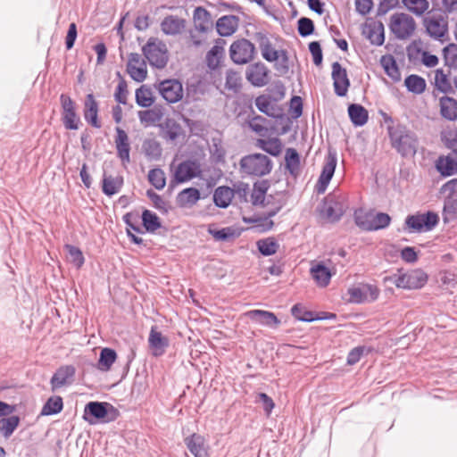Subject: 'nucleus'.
<instances>
[{
  "mask_svg": "<svg viewBox=\"0 0 457 457\" xmlns=\"http://www.w3.org/2000/svg\"><path fill=\"white\" fill-rule=\"evenodd\" d=\"M120 411L107 402H89L85 405L83 419L91 425L116 420Z\"/></svg>",
  "mask_w": 457,
  "mask_h": 457,
  "instance_id": "7ed1b4c3",
  "label": "nucleus"
},
{
  "mask_svg": "<svg viewBox=\"0 0 457 457\" xmlns=\"http://www.w3.org/2000/svg\"><path fill=\"white\" fill-rule=\"evenodd\" d=\"M387 131L393 148L402 156H412L416 154L418 138L413 132L401 124L388 126Z\"/></svg>",
  "mask_w": 457,
  "mask_h": 457,
  "instance_id": "f257e3e1",
  "label": "nucleus"
},
{
  "mask_svg": "<svg viewBox=\"0 0 457 457\" xmlns=\"http://www.w3.org/2000/svg\"><path fill=\"white\" fill-rule=\"evenodd\" d=\"M258 251L263 256H270L277 253L279 245L278 241L270 237L263 239H260L256 242Z\"/></svg>",
  "mask_w": 457,
  "mask_h": 457,
  "instance_id": "49530a36",
  "label": "nucleus"
},
{
  "mask_svg": "<svg viewBox=\"0 0 457 457\" xmlns=\"http://www.w3.org/2000/svg\"><path fill=\"white\" fill-rule=\"evenodd\" d=\"M285 205V201L279 200L277 202L276 205L269 210L263 217L254 216L252 218H244V221L246 223H256L258 225L262 226V231H268L272 228L274 222L270 220V218L274 217L278 214V212L283 208Z\"/></svg>",
  "mask_w": 457,
  "mask_h": 457,
  "instance_id": "b1692460",
  "label": "nucleus"
},
{
  "mask_svg": "<svg viewBox=\"0 0 457 457\" xmlns=\"http://www.w3.org/2000/svg\"><path fill=\"white\" fill-rule=\"evenodd\" d=\"M21 419L17 415L2 417L0 419V433L4 438H9L20 424Z\"/></svg>",
  "mask_w": 457,
  "mask_h": 457,
  "instance_id": "37998d69",
  "label": "nucleus"
},
{
  "mask_svg": "<svg viewBox=\"0 0 457 457\" xmlns=\"http://www.w3.org/2000/svg\"><path fill=\"white\" fill-rule=\"evenodd\" d=\"M148 181L157 190H162L166 185L164 171L160 168H154L148 172Z\"/></svg>",
  "mask_w": 457,
  "mask_h": 457,
  "instance_id": "4d7b16f0",
  "label": "nucleus"
},
{
  "mask_svg": "<svg viewBox=\"0 0 457 457\" xmlns=\"http://www.w3.org/2000/svg\"><path fill=\"white\" fill-rule=\"evenodd\" d=\"M440 192L447 193L444 199L442 211L445 223L457 220V179L445 182L440 188Z\"/></svg>",
  "mask_w": 457,
  "mask_h": 457,
  "instance_id": "0eeeda50",
  "label": "nucleus"
},
{
  "mask_svg": "<svg viewBox=\"0 0 457 457\" xmlns=\"http://www.w3.org/2000/svg\"><path fill=\"white\" fill-rule=\"evenodd\" d=\"M148 344L152 354L154 357H159L165 353L166 348L169 346V339L157 331L155 327H153L149 334Z\"/></svg>",
  "mask_w": 457,
  "mask_h": 457,
  "instance_id": "a878e982",
  "label": "nucleus"
},
{
  "mask_svg": "<svg viewBox=\"0 0 457 457\" xmlns=\"http://www.w3.org/2000/svg\"><path fill=\"white\" fill-rule=\"evenodd\" d=\"M311 273L317 284L322 287H327L331 279V271L322 262L312 267Z\"/></svg>",
  "mask_w": 457,
  "mask_h": 457,
  "instance_id": "4c0bfd02",
  "label": "nucleus"
},
{
  "mask_svg": "<svg viewBox=\"0 0 457 457\" xmlns=\"http://www.w3.org/2000/svg\"><path fill=\"white\" fill-rule=\"evenodd\" d=\"M298 34L302 37H306L312 35L315 31L314 22L312 19L302 17L297 21Z\"/></svg>",
  "mask_w": 457,
  "mask_h": 457,
  "instance_id": "0e129e2a",
  "label": "nucleus"
},
{
  "mask_svg": "<svg viewBox=\"0 0 457 457\" xmlns=\"http://www.w3.org/2000/svg\"><path fill=\"white\" fill-rule=\"evenodd\" d=\"M354 222L357 227L365 231H370V222L372 220V212H365L358 209L353 214Z\"/></svg>",
  "mask_w": 457,
  "mask_h": 457,
  "instance_id": "603ef678",
  "label": "nucleus"
},
{
  "mask_svg": "<svg viewBox=\"0 0 457 457\" xmlns=\"http://www.w3.org/2000/svg\"><path fill=\"white\" fill-rule=\"evenodd\" d=\"M435 85L437 90L444 94L453 92L451 82L448 79V76L444 72L442 69L436 71Z\"/></svg>",
  "mask_w": 457,
  "mask_h": 457,
  "instance_id": "5fc2aeb1",
  "label": "nucleus"
},
{
  "mask_svg": "<svg viewBox=\"0 0 457 457\" xmlns=\"http://www.w3.org/2000/svg\"><path fill=\"white\" fill-rule=\"evenodd\" d=\"M403 5L417 16H421L428 9V0H403Z\"/></svg>",
  "mask_w": 457,
  "mask_h": 457,
  "instance_id": "13d9d810",
  "label": "nucleus"
},
{
  "mask_svg": "<svg viewBox=\"0 0 457 457\" xmlns=\"http://www.w3.org/2000/svg\"><path fill=\"white\" fill-rule=\"evenodd\" d=\"M158 127L161 137L166 141L174 142L182 134V127L172 118H166Z\"/></svg>",
  "mask_w": 457,
  "mask_h": 457,
  "instance_id": "bb28decb",
  "label": "nucleus"
},
{
  "mask_svg": "<svg viewBox=\"0 0 457 457\" xmlns=\"http://www.w3.org/2000/svg\"><path fill=\"white\" fill-rule=\"evenodd\" d=\"M63 409V400L60 395L50 396L43 405L40 415L52 416L60 413Z\"/></svg>",
  "mask_w": 457,
  "mask_h": 457,
  "instance_id": "58836bf2",
  "label": "nucleus"
},
{
  "mask_svg": "<svg viewBox=\"0 0 457 457\" xmlns=\"http://www.w3.org/2000/svg\"><path fill=\"white\" fill-rule=\"evenodd\" d=\"M117 76L120 80L114 92V99L118 104L125 105L127 104L129 95L127 81L122 78L120 72H117Z\"/></svg>",
  "mask_w": 457,
  "mask_h": 457,
  "instance_id": "680f3d73",
  "label": "nucleus"
},
{
  "mask_svg": "<svg viewBox=\"0 0 457 457\" xmlns=\"http://www.w3.org/2000/svg\"><path fill=\"white\" fill-rule=\"evenodd\" d=\"M201 198L200 191L195 187H187L178 194L177 203L180 207L192 206Z\"/></svg>",
  "mask_w": 457,
  "mask_h": 457,
  "instance_id": "e433bc0d",
  "label": "nucleus"
},
{
  "mask_svg": "<svg viewBox=\"0 0 457 457\" xmlns=\"http://www.w3.org/2000/svg\"><path fill=\"white\" fill-rule=\"evenodd\" d=\"M75 367L73 365H63L59 367L50 379L51 390H55L71 385L75 377Z\"/></svg>",
  "mask_w": 457,
  "mask_h": 457,
  "instance_id": "6ab92c4d",
  "label": "nucleus"
},
{
  "mask_svg": "<svg viewBox=\"0 0 457 457\" xmlns=\"http://www.w3.org/2000/svg\"><path fill=\"white\" fill-rule=\"evenodd\" d=\"M157 89L168 104H176L183 98V86L179 79H164L158 84Z\"/></svg>",
  "mask_w": 457,
  "mask_h": 457,
  "instance_id": "4468645a",
  "label": "nucleus"
},
{
  "mask_svg": "<svg viewBox=\"0 0 457 457\" xmlns=\"http://www.w3.org/2000/svg\"><path fill=\"white\" fill-rule=\"evenodd\" d=\"M337 162V154L335 152L328 151L326 156L325 163L322 167L320 175L315 187L316 192L318 194H323L326 191L335 173Z\"/></svg>",
  "mask_w": 457,
  "mask_h": 457,
  "instance_id": "dca6fc26",
  "label": "nucleus"
},
{
  "mask_svg": "<svg viewBox=\"0 0 457 457\" xmlns=\"http://www.w3.org/2000/svg\"><path fill=\"white\" fill-rule=\"evenodd\" d=\"M142 53L152 67L163 69L168 63L167 46L157 37H150L142 47Z\"/></svg>",
  "mask_w": 457,
  "mask_h": 457,
  "instance_id": "39448f33",
  "label": "nucleus"
},
{
  "mask_svg": "<svg viewBox=\"0 0 457 457\" xmlns=\"http://www.w3.org/2000/svg\"><path fill=\"white\" fill-rule=\"evenodd\" d=\"M428 277L420 269L412 270L406 273L394 274L389 278L396 287L403 289H420L428 282Z\"/></svg>",
  "mask_w": 457,
  "mask_h": 457,
  "instance_id": "6e6552de",
  "label": "nucleus"
},
{
  "mask_svg": "<svg viewBox=\"0 0 457 457\" xmlns=\"http://www.w3.org/2000/svg\"><path fill=\"white\" fill-rule=\"evenodd\" d=\"M184 442L194 457H209V445L202 435L193 433L187 436Z\"/></svg>",
  "mask_w": 457,
  "mask_h": 457,
  "instance_id": "4be33fe9",
  "label": "nucleus"
},
{
  "mask_svg": "<svg viewBox=\"0 0 457 457\" xmlns=\"http://www.w3.org/2000/svg\"><path fill=\"white\" fill-rule=\"evenodd\" d=\"M331 78L333 79L334 92L337 96H345L351 85L346 69L338 62L332 63Z\"/></svg>",
  "mask_w": 457,
  "mask_h": 457,
  "instance_id": "f3484780",
  "label": "nucleus"
},
{
  "mask_svg": "<svg viewBox=\"0 0 457 457\" xmlns=\"http://www.w3.org/2000/svg\"><path fill=\"white\" fill-rule=\"evenodd\" d=\"M404 85L409 92L416 95L422 94L426 90V80L422 77L411 74L405 78Z\"/></svg>",
  "mask_w": 457,
  "mask_h": 457,
  "instance_id": "c03bdc74",
  "label": "nucleus"
},
{
  "mask_svg": "<svg viewBox=\"0 0 457 457\" xmlns=\"http://www.w3.org/2000/svg\"><path fill=\"white\" fill-rule=\"evenodd\" d=\"M445 65L449 68H457V44L450 43L442 51Z\"/></svg>",
  "mask_w": 457,
  "mask_h": 457,
  "instance_id": "864d4df0",
  "label": "nucleus"
},
{
  "mask_svg": "<svg viewBox=\"0 0 457 457\" xmlns=\"http://www.w3.org/2000/svg\"><path fill=\"white\" fill-rule=\"evenodd\" d=\"M391 222V217L386 212H372L370 231L380 230L387 228Z\"/></svg>",
  "mask_w": 457,
  "mask_h": 457,
  "instance_id": "bf43d9fd",
  "label": "nucleus"
},
{
  "mask_svg": "<svg viewBox=\"0 0 457 457\" xmlns=\"http://www.w3.org/2000/svg\"><path fill=\"white\" fill-rule=\"evenodd\" d=\"M270 71L264 63L258 62L250 64L245 71V78L248 82L256 87H262L268 84Z\"/></svg>",
  "mask_w": 457,
  "mask_h": 457,
  "instance_id": "a211bd4d",
  "label": "nucleus"
},
{
  "mask_svg": "<svg viewBox=\"0 0 457 457\" xmlns=\"http://www.w3.org/2000/svg\"><path fill=\"white\" fill-rule=\"evenodd\" d=\"M256 146L270 154L271 156H278L282 151V144L279 138L273 137L268 140L266 139H257Z\"/></svg>",
  "mask_w": 457,
  "mask_h": 457,
  "instance_id": "ea45409f",
  "label": "nucleus"
},
{
  "mask_svg": "<svg viewBox=\"0 0 457 457\" xmlns=\"http://www.w3.org/2000/svg\"><path fill=\"white\" fill-rule=\"evenodd\" d=\"M348 208L346 196L339 191L327 195L320 204L318 212L329 223L340 220Z\"/></svg>",
  "mask_w": 457,
  "mask_h": 457,
  "instance_id": "f03ea898",
  "label": "nucleus"
},
{
  "mask_svg": "<svg viewBox=\"0 0 457 457\" xmlns=\"http://www.w3.org/2000/svg\"><path fill=\"white\" fill-rule=\"evenodd\" d=\"M99 105L92 93L87 94L84 102L83 116L85 120L95 129H100L102 123L98 119Z\"/></svg>",
  "mask_w": 457,
  "mask_h": 457,
  "instance_id": "412c9836",
  "label": "nucleus"
},
{
  "mask_svg": "<svg viewBox=\"0 0 457 457\" xmlns=\"http://www.w3.org/2000/svg\"><path fill=\"white\" fill-rule=\"evenodd\" d=\"M62 107V122L68 130H77L81 124L80 117L77 112L76 103L66 94L60 96Z\"/></svg>",
  "mask_w": 457,
  "mask_h": 457,
  "instance_id": "9b49d317",
  "label": "nucleus"
},
{
  "mask_svg": "<svg viewBox=\"0 0 457 457\" xmlns=\"http://www.w3.org/2000/svg\"><path fill=\"white\" fill-rule=\"evenodd\" d=\"M416 23L414 19L403 12H396L391 16L389 29L397 39H407L414 32Z\"/></svg>",
  "mask_w": 457,
  "mask_h": 457,
  "instance_id": "1a4fd4ad",
  "label": "nucleus"
},
{
  "mask_svg": "<svg viewBox=\"0 0 457 457\" xmlns=\"http://www.w3.org/2000/svg\"><path fill=\"white\" fill-rule=\"evenodd\" d=\"M128 73L129 74L130 78L137 81V82H142L146 79L147 76V70H146V64L145 61H142V65L140 66H132L127 68Z\"/></svg>",
  "mask_w": 457,
  "mask_h": 457,
  "instance_id": "69168bd1",
  "label": "nucleus"
},
{
  "mask_svg": "<svg viewBox=\"0 0 457 457\" xmlns=\"http://www.w3.org/2000/svg\"><path fill=\"white\" fill-rule=\"evenodd\" d=\"M123 185L124 178L122 175L112 176L104 171L102 179V192L104 195L111 197L118 194L121 190Z\"/></svg>",
  "mask_w": 457,
  "mask_h": 457,
  "instance_id": "cd10ccee",
  "label": "nucleus"
},
{
  "mask_svg": "<svg viewBox=\"0 0 457 457\" xmlns=\"http://www.w3.org/2000/svg\"><path fill=\"white\" fill-rule=\"evenodd\" d=\"M380 64L385 73L395 82L401 79V72L399 71L396 60L392 54H385L380 58Z\"/></svg>",
  "mask_w": 457,
  "mask_h": 457,
  "instance_id": "f704fd0d",
  "label": "nucleus"
},
{
  "mask_svg": "<svg viewBox=\"0 0 457 457\" xmlns=\"http://www.w3.org/2000/svg\"><path fill=\"white\" fill-rule=\"evenodd\" d=\"M143 150L148 159L155 161L161 158L162 153L160 143L155 139H145L143 142Z\"/></svg>",
  "mask_w": 457,
  "mask_h": 457,
  "instance_id": "8fccbe9b",
  "label": "nucleus"
},
{
  "mask_svg": "<svg viewBox=\"0 0 457 457\" xmlns=\"http://www.w3.org/2000/svg\"><path fill=\"white\" fill-rule=\"evenodd\" d=\"M239 165L243 174L250 177H263L270 173L273 162L267 155L254 153L243 156Z\"/></svg>",
  "mask_w": 457,
  "mask_h": 457,
  "instance_id": "20e7f679",
  "label": "nucleus"
},
{
  "mask_svg": "<svg viewBox=\"0 0 457 457\" xmlns=\"http://www.w3.org/2000/svg\"><path fill=\"white\" fill-rule=\"evenodd\" d=\"M202 174L201 163L196 159H187L181 162L174 173V180L181 184L200 177Z\"/></svg>",
  "mask_w": 457,
  "mask_h": 457,
  "instance_id": "ddd939ff",
  "label": "nucleus"
},
{
  "mask_svg": "<svg viewBox=\"0 0 457 457\" xmlns=\"http://www.w3.org/2000/svg\"><path fill=\"white\" fill-rule=\"evenodd\" d=\"M116 358L117 353L113 349L108 347L102 349L98 360V369L103 371L109 370Z\"/></svg>",
  "mask_w": 457,
  "mask_h": 457,
  "instance_id": "de8ad7c7",
  "label": "nucleus"
},
{
  "mask_svg": "<svg viewBox=\"0 0 457 457\" xmlns=\"http://www.w3.org/2000/svg\"><path fill=\"white\" fill-rule=\"evenodd\" d=\"M193 19L195 27L198 31L204 33L212 29L213 22L211 13L202 6L194 10Z\"/></svg>",
  "mask_w": 457,
  "mask_h": 457,
  "instance_id": "2f4dec72",
  "label": "nucleus"
},
{
  "mask_svg": "<svg viewBox=\"0 0 457 457\" xmlns=\"http://www.w3.org/2000/svg\"><path fill=\"white\" fill-rule=\"evenodd\" d=\"M440 113L443 118L453 121L457 119V100L449 96L440 98Z\"/></svg>",
  "mask_w": 457,
  "mask_h": 457,
  "instance_id": "c9c22d12",
  "label": "nucleus"
},
{
  "mask_svg": "<svg viewBox=\"0 0 457 457\" xmlns=\"http://www.w3.org/2000/svg\"><path fill=\"white\" fill-rule=\"evenodd\" d=\"M146 195L153 202L154 207L160 210L162 213H168L170 210V206L162 198L161 195L154 192L152 189L147 190Z\"/></svg>",
  "mask_w": 457,
  "mask_h": 457,
  "instance_id": "774afa93",
  "label": "nucleus"
},
{
  "mask_svg": "<svg viewBox=\"0 0 457 457\" xmlns=\"http://www.w3.org/2000/svg\"><path fill=\"white\" fill-rule=\"evenodd\" d=\"M267 120L261 116L255 115L247 120L248 127L254 131L255 133L264 136V132L267 131V129L263 126Z\"/></svg>",
  "mask_w": 457,
  "mask_h": 457,
  "instance_id": "338daca9",
  "label": "nucleus"
},
{
  "mask_svg": "<svg viewBox=\"0 0 457 457\" xmlns=\"http://www.w3.org/2000/svg\"><path fill=\"white\" fill-rule=\"evenodd\" d=\"M116 136L114 139L117 157L120 160L121 163L126 166L130 162V143L128 134L120 127L115 129Z\"/></svg>",
  "mask_w": 457,
  "mask_h": 457,
  "instance_id": "aec40b11",
  "label": "nucleus"
},
{
  "mask_svg": "<svg viewBox=\"0 0 457 457\" xmlns=\"http://www.w3.org/2000/svg\"><path fill=\"white\" fill-rule=\"evenodd\" d=\"M424 26L428 34L438 40L447 34V23L442 18H425Z\"/></svg>",
  "mask_w": 457,
  "mask_h": 457,
  "instance_id": "c85d7f7f",
  "label": "nucleus"
},
{
  "mask_svg": "<svg viewBox=\"0 0 457 457\" xmlns=\"http://www.w3.org/2000/svg\"><path fill=\"white\" fill-rule=\"evenodd\" d=\"M242 79L237 71L228 70L226 73L225 87L234 93H237L242 87Z\"/></svg>",
  "mask_w": 457,
  "mask_h": 457,
  "instance_id": "052dcab7",
  "label": "nucleus"
},
{
  "mask_svg": "<svg viewBox=\"0 0 457 457\" xmlns=\"http://www.w3.org/2000/svg\"><path fill=\"white\" fill-rule=\"evenodd\" d=\"M348 115L354 127L364 126L369 119L368 111L359 104H351L348 106Z\"/></svg>",
  "mask_w": 457,
  "mask_h": 457,
  "instance_id": "72a5a7b5",
  "label": "nucleus"
},
{
  "mask_svg": "<svg viewBox=\"0 0 457 457\" xmlns=\"http://www.w3.org/2000/svg\"><path fill=\"white\" fill-rule=\"evenodd\" d=\"M286 168L288 172L296 177L300 170V155L295 148H287L285 154Z\"/></svg>",
  "mask_w": 457,
  "mask_h": 457,
  "instance_id": "a19ab883",
  "label": "nucleus"
},
{
  "mask_svg": "<svg viewBox=\"0 0 457 457\" xmlns=\"http://www.w3.org/2000/svg\"><path fill=\"white\" fill-rule=\"evenodd\" d=\"M239 18L235 15H224L216 22L217 33L221 37L234 34L238 28Z\"/></svg>",
  "mask_w": 457,
  "mask_h": 457,
  "instance_id": "7c9ffc66",
  "label": "nucleus"
},
{
  "mask_svg": "<svg viewBox=\"0 0 457 457\" xmlns=\"http://www.w3.org/2000/svg\"><path fill=\"white\" fill-rule=\"evenodd\" d=\"M235 190L228 186L218 187L213 193V203L219 208H227L233 197Z\"/></svg>",
  "mask_w": 457,
  "mask_h": 457,
  "instance_id": "473e14b6",
  "label": "nucleus"
},
{
  "mask_svg": "<svg viewBox=\"0 0 457 457\" xmlns=\"http://www.w3.org/2000/svg\"><path fill=\"white\" fill-rule=\"evenodd\" d=\"M436 169L445 178L457 174V155L452 152L448 155H440L436 161Z\"/></svg>",
  "mask_w": 457,
  "mask_h": 457,
  "instance_id": "393cba45",
  "label": "nucleus"
},
{
  "mask_svg": "<svg viewBox=\"0 0 457 457\" xmlns=\"http://www.w3.org/2000/svg\"><path fill=\"white\" fill-rule=\"evenodd\" d=\"M186 27V21L176 15H168L161 22V29L165 35L180 34Z\"/></svg>",
  "mask_w": 457,
  "mask_h": 457,
  "instance_id": "c756f323",
  "label": "nucleus"
},
{
  "mask_svg": "<svg viewBox=\"0 0 457 457\" xmlns=\"http://www.w3.org/2000/svg\"><path fill=\"white\" fill-rule=\"evenodd\" d=\"M291 314L300 321L311 322L316 320L315 312L306 310L301 303L293 305Z\"/></svg>",
  "mask_w": 457,
  "mask_h": 457,
  "instance_id": "6e6d98bb",
  "label": "nucleus"
},
{
  "mask_svg": "<svg viewBox=\"0 0 457 457\" xmlns=\"http://www.w3.org/2000/svg\"><path fill=\"white\" fill-rule=\"evenodd\" d=\"M257 39L262 57L268 62H275L280 58V62L277 65L276 69L282 74L287 73L289 70L287 52L283 49L275 50L269 37L265 34L257 33Z\"/></svg>",
  "mask_w": 457,
  "mask_h": 457,
  "instance_id": "423d86ee",
  "label": "nucleus"
},
{
  "mask_svg": "<svg viewBox=\"0 0 457 457\" xmlns=\"http://www.w3.org/2000/svg\"><path fill=\"white\" fill-rule=\"evenodd\" d=\"M136 104L142 108H148L154 103V97L150 87L142 85L135 93Z\"/></svg>",
  "mask_w": 457,
  "mask_h": 457,
  "instance_id": "79ce46f5",
  "label": "nucleus"
},
{
  "mask_svg": "<svg viewBox=\"0 0 457 457\" xmlns=\"http://www.w3.org/2000/svg\"><path fill=\"white\" fill-rule=\"evenodd\" d=\"M142 224L147 232H154L162 227L159 217L149 210L142 212Z\"/></svg>",
  "mask_w": 457,
  "mask_h": 457,
  "instance_id": "09e8293b",
  "label": "nucleus"
},
{
  "mask_svg": "<svg viewBox=\"0 0 457 457\" xmlns=\"http://www.w3.org/2000/svg\"><path fill=\"white\" fill-rule=\"evenodd\" d=\"M257 109L265 115L277 119L280 115L275 112V107L270 103V96L268 95H261L255 99Z\"/></svg>",
  "mask_w": 457,
  "mask_h": 457,
  "instance_id": "a18cd8bd",
  "label": "nucleus"
},
{
  "mask_svg": "<svg viewBox=\"0 0 457 457\" xmlns=\"http://www.w3.org/2000/svg\"><path fill=\"white\" fill-rule=\"evenodd\" d=\"M255 54L254 45L246 38L234 41L229 47V55L236 64H246L250 62Z\"/></svg>",
  "mask_w": 457,
  "mask_h": 457,
  "instance_id": "f8f14e48",
  "label": "nucleus"
},
{
  "mask_svg": "<svg viewBox=\"0 0 457 457\" xmlns=\"http://www.w3.org/2000/svg\"><path fill=\"white\" fill-rule=\"evenodd\" d=\"M439 222L437 213L428 211L424 213L408 215L405 219V225L410 232L431 231Z\"/></svg>",
  "mask_w": 457,
  "mask_h": 457,
  "instance_id": "9d476101",
  "label": "nucleus"
},
{
  "mask_svg": "<svg viewBox=\"0 0 457 457\" xmlns=\"http://www.w3.org/2000/svg\"><path fill=\"white\" fill-rule=\"evenodd\" d=\"M64 248L67 250L71 263L77 268L80 269L85 262V258L82 251L72 245H65Z\"/></svg>",
  "mask_w": 457,
  "mask_h": 457,
  "instance_id": "e2e57ef3",
  "label": "nucleus"
},
{
  "mask_svg": "<svg viewBox=\"0 0 457 457\" xmlns=\"http://www.w3.org/2000/svg\"><path fill=\"white\" fill-rule=\"evenodd\" d=\"M361 34L373 46H380L385 42V29L381 21L367 19L362 25Z\"/></svg>",
  "mask_w": 457,
  "mask_h": 457,
  "instance_id": "2eb2a0df",
  "label": "nucleus"
},
{
  "mask_svg": "<svg viewBox=\"0 0 457 457\" xmlns=\"http://www.w3.org/2000/svg\"><path fill=\"white\" fill-rule=\"evenodd\" d=\"M245 315L252 321L270 328H277L281 323L276 314L269 311L255 309L248 311Z\"/></svg>",
  "mask_w": 457,
  "mask_h": 457,
  "instance_id": "5701e85b",
  "label": "nucleus"
},
{
  "mask_svg": "<svg viewBox=\"0 0 457 457\" xmlns=\"http://www.w3.org/2000/svg\"><path fill=\"white\" fill-rule=\"evenodd\" d=\"M162 110L157 107L138 112V118L141 123L155 124L162 120Z\"/></svg>",
  "mask_w": 457,
  "mask_h": 457,
  "instance_id": "3c124183",
  "label": "nucleus"
}]
</instances>
